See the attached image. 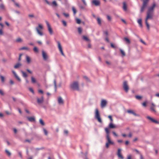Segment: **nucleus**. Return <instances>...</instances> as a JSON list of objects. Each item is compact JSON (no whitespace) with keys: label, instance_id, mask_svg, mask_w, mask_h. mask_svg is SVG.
<instances>
[{"label":"nucleus","instance_id":"1","mask_svg":"<svg viewBox=\"0 0 159 159\" xmlns=\"http://www.w3.org/2000/svg\"><path fill=\"white\" fill-rule=\"evenodd\" d=\"M105 130L106 133V139L107 140V143H110V144H113L114 143L112 142L109 136V131L108 128H106L105 129Z\"/></svg>","mask_w":159,"mask_h":159},{"label":"nucleus","instance_id":"2","mask_svg":"<svg viewBox=\"0 0 159 159\" xmlns=\"http://www.w3.org/2000/svg\"><path fill=\"white\" fill-rule=\"evenodd\" d=\"M70 87L73 90H79V83L77 81L74 82L70 84Z\"/></svg>","mask_w":159,"mask_h":159},{"label":"nucleus","instance_id":"3","mask_svg":"<svg viewBox=\"0 0 159 159\" xmlns=\"http://www.w3.org/2000/svg\"><path fill=\"white\" fill-rule=\"evenodd\" d=\"M95 117L97 119L99 122L100 123H102V121L100 117L98 110L97 108L95 109Z\"/></svg>","mask_w":159,"mask_h":159},{"label":"nucleus","instance_id":"4","mask_svg":"<svg viewBox=\"0 0 159 159\" xmlns=\"http://www.w3.org/2000/svg\"><path fill=\"white\" fill-rule=\"evenodd\" d=\"M43 27L41 24H39L38 26L36 28V30L40 36H42L43 35V32L40 31V30H42L43 29Z\"/></svg>","mask_w":159,"mask_h":159},{"label":"nucleus","instance_id":"5","mask_svg":"<svg viewBox=\"0 0 159 159\" xmlns=\"http://www.w3.org/2000/svg\"><path fill=\"white\" fill-rule=\"evenodd\" d=\"M143 2L142 6L141 7L140 12H143L145 9V8L146 7L147 3H148V1H145V0H143Z\"/></svg>","mask_w":159,"mask_h":159},{"label":"nucleus","instance_id":"6","mask_svg":"<svg viewBox=\"0 0 159 159\" xmlns=\"http://www.w3.org/2000/svg\"><path fill=\"white\" fill-rule=\"evenodd\" d=\"M45 22L46 24V25H47L48 30L49 31V32L50 34L52 35L53 33V32L52 31V28L50 26V25L49 24V23L47 21H45Z\"/></svg>","mask_w":159,"mask_h":159},{"label":"nucleus","instance_id":"7","mask_svg":"<svg viewBox=\"0 0 159 159\" xmlns=\"http://www.w3.org/2000/svg\"><path fill=\"white\" fill-rule=\"evenodd\" d=\"M123 88L125 92H127L129 89V87L128 85L127 82L126 81L123 82Z\"/></svg>","mask_w":159,"mask_h":159},{"label":"nucleus","instance_id":"8","mask_svg":"<svg viewBox=\"0 0 159 159\" xmlns=\"http://www.w3.org/2000/svg\"><path fill=\"white\" fill-rule=\"evenodd\" d=\"M47 3L49 5H51L53 7H56L57 6V4L55 1H53L52 3L49 2L47 0H45Z\"/></svg>","mask_w":159,"mask_h":159},{"label":"nucleus","instance_id":"9","mask_svg":"<svg viewBox=\"0 0 159 159\" xmlns=\"http://www.w3.org/2000/svg\"><path fill=\"white\" fill-rule=\"evenodd\" d=\"M57 42L58 44V48L61 54L64 57H65V55L63 52L61 46L60 42L58 41H57Z\"/></svg>","mask_w":159,"mask_h":159},{"label":"nucleus","instance_id":"10","mask_svg":"<svg viewBox=\"0 0 159 159\" xmlns=\"http://www.w3.org/2000/svg\"><path fill=\"white\" fill-rule=\"evenodd\" d=\"M153 13L147 11V16L145 19V20L148 21V19H152V18L153 15Z\"/></svg>","mask_w":159,"mask_h":159},{"label":"nucleus","instance_id":"11","mask_svg":"<svg viewBox=\"0 0 159 159\" xmlns=\"http://www.w3.org/2000/svg\"><path fill=\"white\" fill-rule=\"evenodd\" d=\"M156 6V4L155 2L153 3L152 6L148 8V11L153 13L154 8Z\"/></svg>","mask_w":159,"mask_h":159},{"label":"nucleus","instance_id":"12","mask_svg":"<svg viewBox=\"0 0 159 159\" xmlns=\"http://www.w3.org/2000/svg\"><path fill=\"white\" fill-rule=\"evenodd\" d=\"M42 56L44 60L46 61L48 58V56L44 51H42Z\"/></svg>","mask_w":159,"mask_h":159},{"label":"nucleus","instance_id":"13","mask_svg":"<svg viewBox=\"0 0 159 159\" xmlns=\"http://www.w3.org/2000/svg\"><path fill=\"white\" fill-rule=\"evenodd\" d=\"M146 118L147 119L151 121L152 122L154 123L157 124H158L159 123V122L158 121L155 120L154 119H153V118L149 116H147Z\"/></svg>","mask_w":159,"mask_h":159},{"label":"nucleus","instance_id":"14","mask_svg":"<svg viewBox=\"0 0 159 159\" xmlns=\"http://www.w3.org/2000/svg\"><path fill=\"white\" fill-rule=\"evenodd\" d=\"M107 101L104 99H102L101 103V107L103 108L105 107L107 105Z\"/></svg>","mask_w":159,"mask_h":159},{"label":"nucleus","instance_id":"15","mask_svg":"<svg viewBox=\"0 0 159 159\" xmlns=\"http://www.w3.org/2000/svg\"><path fill=\"white\" fill-rule=\"evenodd\" d=\"M121 149L120 148H118V149L117 155L119 158H120L122 159H123L124 157L121 154Z\"/></svg>","mask_w":159,"mask_h":159},{"label":"nucleus","instance_id":"16","mask_svg":"<svg viewBox=\"0 0 159 159\" xmlns=\"http://www.w3.org/2000/svg\"><path fill=\"white\" fill-rule=\"evenodd\" d=\"M13 74L14 75V76L20 82L21 81V79L18 76L16 72L12 70V71Z\"/></svg>","mask_w":159,"mask_h":159},{"label":"nucleus","instance_id":"17","mask_svg":"<svg viewBox=\"0 0 159 159\" xmlns=\"http://www.w3.org/2000/svg\"><path fill=\"white\" fill-rule=\"evenodd\" d=\"M58 102L60 105L63 104L64 103V101L61 97H59L58 98Z\"/></svg>","mask_w":159,"mask_h":159},{"label":"nucleus","instance_id":"18","mask_svg":"<svg viewBox=\"0 0 159 159\" xmlns=\"http://www.w3.org/2000/svg\"><path fill=\"white\" fill-rule=\"evenodd\" d=\"M43 101V97L42 96L40 98H37V102L39 104H41Z\"/></svg>","mask_w":159,"mask_h":159},{"label":"nucleus","instance_id":"19","mask_svg":"<svg viewBox=\"0 0 159 159\" xmlns=\"http://www.w3.org/2000/svg\"><path fill=\"white\" fill-rule=\"evenodd\" d=\"M127 112L129 113L132 114L135 116H138V115L136 114L133 111L131 110H129L127 111Z\"/></svg>","mask_w":159,"mask_h":159},{"label":"nucleus","instance_id":"20","mask_svg":"<svg viewBox=\"0 0 159 159\" xmlns=\"http://www.w3.org/2000/svg\"><path fill=\"white\" fill-rule=\"evenodd\" d=\"M28 120L30 122H33L35 121V118L34 117H27Z\"/></svg>","mask_w":159,"mask_h":159},{"label":"nucleus","instance_id":"21","mask_svg":"<svg viewBox=\"0 0 159 159\" xmlns=\"http://www.w3.org/2000/svg\"><path fill=\"white\" fill-rule=\"evenodd\" d=\"M92 2L96 6H98L100 4V2L97 0H93Z\"/></svg>","mask_w":159,"mask_h":159},{"label":"nucleus","instance_id":"22","mask_svg":"<svg viewBox=\"0 0 159 159\" xmlns=\"http://www.w3.org/2000/svg\"><path fill=\"white\" fill-rule=\"evenodd\" d=\"M109 128L111 129H113L116 128V126L112 123V122H111L109 124Z\"/></svg>","mask_w":159,"mask_h":159},{"label":"nucleus","instance_id":"23","mask_svg":"<svg viewBox=\"0 0 159 159\" xmlns=\"http://www.w3.org/2000/svg\"><path fill=\"white\" fill-rule=\"evenodd\" d=\"M82 39H83L88 42H90V40L86 36L84 35L82 36Z\"/></svg>","mask_w":159,"mask_h":159},{"label":"nucleus","instance_id":"24","mask_svg":"<svg viewBox=\"0 0 159 159\" xmlns=\"http://www.w3.org/2000/svg\"><path fill=\"white\" fill-rule=\"evenodd\" d=\"M21 66V64L19 62V63L16 64L14 66V68L15 69H17Z\"/></svg>","mask_w":159,"mask_h":159},{"label":"nucleus","instance_id":"25","mask_svg":"<svg viewBox=\"0 0 159 159\" xmlns=\"http://www.w3.org/2000/svg\"><path fill=\"white\" fill-rule=\"evenodd\" d=\"M20 72H21V73L22 74V76L24 78H26L28 76V75L26 73L23 71L21 70L20 71Z\"/></svg>","mask_w":159,"mask_h":159},{"label":"nucleus","instance_id":"26","mask_svg":"<svg viewBox=\"0 0 159 159\" xmlns=\"http://www.w3.org/2000/svg\"><path fill=\"white\" fill-rule=\"evenodd\" d=\"M142 20L141 19H139L138 20V23L139 25L140 26L142 27L143 25L142 24Z\"/></svg>","mask_w":159,"mask_h":159},{"label":"nucleus","instance_id":"27","mask_svg":"<svg viewBox=\"0 0 159 159\" xmlns=\"http://www.w3.org/2000/svg\"><path fill=\"white\" fill-rule=\"evenodd\" d=\"M123 8L125 11H126L127 10V6L125 2H123Z\"/></svg>","mask_w":159,"mask_h":159},{"label":"nucleus","instance_id":"28","mask_svg":"<svg viewBox=\"0 0 159 159\" xmlns=\"http://www.w3.org/2000/svg\"><path fill=\"white\" fill-rule=\"evenodd\" d=\"M26 60L28 63H30V58L28 56H26Z\"/></svg>","mask_w":159,"mask_h":159},{"label":"nucleus","instance_id":"29","mask_svg":"<svg viewBox=\"0 0 159 159\" xmlns=\"http://www.w3.org/2000/svg\"><path fill=\"white\" fill-rule=\"evenodd\" d=\"M22 41L23 40L20 38H18L16 39V42L17 43H21Z\"/></svg>","mask_w":159,"mask_h":159},{"label":"nucleus","instance_id":"30","mask_svg":"<svg viewBox=\"0 0 159 159\" xmlns=\"http://www.w3.org/2000/svg\"><path fill=\"white\" fill-rule=\"evenodd\" d=\"M120 53H121V54L122 55V57L125 56V52L121 49H120Z\"/></svg>","mask_w":159,"mask_h":159},{"label":"nucleus","instance_id":"31","mask_svg":"<svg viewBox=\"0 0 159 159\" xmlns=\"http://www.w3.org/2000/svg\"><path fill=\"white\" fill-rule=\"evenodd\" d=\"M5 152L8 156H10L11 155V153L10 152L8 151L7 149L5 150Z\"/></svg>","mask_w":159,"mask_h":159},{"label":"nucleus","instance_id":"32","mask_svg":"<svg viewBox=\"0 0 159 159\" xmlns=\"http://www.w3.org/2000/svg\"><path fill=\"white\" fill-rule=\"evenodd\" d=\"M0 9L2 10H5V9L4 5L3 4H0Z\"/></svg>","mask_w":159,"mask_h":159},{"label":"nucleus","instance_id":"33","mask_svg":"<svg viewBox=\"0 0 159 159\" xmlns=\"http://www.w3.org/2000/svg\"><path fill=\"white\" fill-rule=\"evenodd\" d=\"M54 84L55 88V90L56 92L57 90V84H56V79H54Z\"/></svg>","mask_w":159,"mask_h":159},{"label":"nucleus","instance_id":"34","mask_svg":"<svg viewBox=\"0 0 159 159\" xmlns=\"http://www.w3.org/2000/svg\"><path fill=\"white\" fill-rule=\"evenodd\" d=\"M31 80L32 83H36V80L33 77H31Z\"/></svg>","mask_w":159,"mask_h":159},{"label":"nucleus","instance_id":"35","mask_svg":"<svg viewBox=\"0 0 159 159\" xmlns=\"http://www.w3.org/2000/svg\"><path fill=\"white\" fill-rule=\"evenodd\" d=\"M39 122L42 125H44L45 123L43 120L41 119H40L39 120Z\"/></svg>","mask_w":159,"mask_h":159},{"label":"nucleus","instance_id":"36","mask_svg":"<svg viewBox=\"0 0 159 159\" xmlns=\"http://www.w3.org/2000/svg\"><path fill=\"white\" fill-rule=\"evenodd\" d=\"M145 24L147 27V29L148 30H149L150 26L149 24L148 23V21L145 20Z\"/></svg>","mask_w":159,"mask_h":159},{"label":"nucleus","instance_id":"37","mask_svg":"<svg viewBox=\"0 0 159 159\" xmlns=\"http://www.w3.org/2000/svg\"><path fill=\"white\" fill-rule=\"evenodd\" d=\"M97 21H98V24L100 25H101V20L100 19L99 17H98L97 18Z\"/></svg>","mask_w":159,"mask_h":159},{"label":"nucleus","instance_id":"38","mask_svg":"<svg viewBox=\"0 0 159 159\" xmlns=\"http://www.w3.org/2000/svg\"><path fill=\"white\" fill-rule=\"evenodd\" d=\"M125 40L128 43H130V42L129 39L126 37L124 38Z\"/></svg>","mask_w":159,"mask_h":159},{"label":"nucleus","instance_id":"39","mask_svg":"<svg viewBox=\"0 0 159 159\" xmlns=\"http://www.w3.org/2000/svg\"><path fill=\"white\" fill-rule=\"evenodd\" d=\"M1 80L2 83H3L5 81V78L4 76L2 75L0 76Z\"/></svg>","mask_w":159,"mask_h":159},{"label":"nucleus","instance_id":"40","mask_svg":"<svg viewBox=\"0 0 159 159\" xmlns=\"http://www.w3.org/2000/svg\"><path fill=\"white\" fill-rule=\"evenodd\" d=\"M78 32L79 34H81L82 31V28L81 27H78Z\"/></svg>","mask_w":159,"mask_h":159},{"label":"nucleus","instance_id":"41","mask_svg":"<svg viewBox=\"0 0 159 159\" xmlns=\"http://www.w3.org/2000/svg\"><path fill=\"white\" fill-rule=\"evenodd\" d=\"M72 10L74 14L75 15L77 12L76 10L74 7H72Z\"/></svg>","mask_w":159,"mask_h":159},{"label":"nucleus","instance_id":"42","mask_svg":"<svg viewBox=\"0 0 159 159\" xmlns=\"http://www.w3.org/2000/svg\"><path fill=\"white\" fill-rule=\"evenodd\" d=\"M20 50H29V48L26 47H23L20 49Z\"/></svg>","mask_w":159,"mask_h":159},{"label":"nucleus","instance_id":"43","mask_svg":"<svg viewBox=\"0 0 159 159\" xmlns=\"http://www.w3.org/2000/svg\"><path fill=\"white\" fill-rule=\"evenodd\" d=\"M135 97V98L138 100H140L142 98V96L139 95H136Z\"/></svg>","mask_w":159,"mask_h":159},{"label":"nucleus","instance_id":"44","mask_svg":"<svg viewBox=\"0 0 159 159\" xmlns=\"http://www.w3.org/2000/svg\"><path fill=\"white\" fill-rule=\"evenodd\" d=\"M61 22H62L63 25L65 26H67V23H66V22L64 20H62L61 21Z\"/></svg>","mask_w":159,"mask_h":159},{"label":"nucleus","instance_id":"45","mask_svg":"<svg viewBox=\"0 0 159 159\" xmlns=\"http://www.w3.org/2000/svg\"><path fill=\"white\" fill-rule=\"evenodd\" d=\"M43 130L44 134L46 135H48V132L47 131V130L44 128H43Z\"/></svg>","mask_w":159,"mask_h":159},{"label":"nucleus","instance_id":"46","mask_svg":"<svg viewBox=\"0 0 159 159\" xmlns=\"http://www.w3.org/2000/svg\"><path fill=\"white\" fill-rule=\"evenodd\" d=\"M76 22L77 24H80L81 23V20H80V19L78 18H77L76 19Z\"/></svg>","mask_w":159,"mask_h":159},{"label":"nucleus","instance_id":"47","mask_svg":"<svg viewBox=\"0 0 159 159\" xmlns=\"http://www.w3.org/2000/svg\"><path fill=\"white\" fill-rule=\"evenodd\" d=\"M83 78L87 81L89 82L90 80L89 78L86 76H83Z\"/></svg>","mask_w":159,"mask_h":159},{"label":"nucleus","instance_id":"48","mask_svg":"<svg viewBox=\"0 0 159 159\" xmlns=\"http://www.w3.org/2000/svg\"><path fill=\"white\" fill-rule=\"evenodd\" d=\"M34 50L35 52H38L39 51L38 48L36 47L34 48Z\"/></svg>","mask_w":159,"mask_h":159},{"label":"nucleus","instance_id":"49","mask_svg":"<svg viewBox=\"0 0 159 159\" xmlns=\"http://www.w3.org/2000/svg\"><path fill=\"white\" fill-rule=\"evenodd\" d=\"M107 19L108 21H110L111 20V18L109 16L107 15Z\"/></svg>","mask_w":159,"mask_h":159},{"label":"nucleus","instance_id":"50","mask_svg":"<svg viewBox=\"0 0 159 159\" xmlns=\"http://www.w3.org/2000/svg\"><path fill=\"white\" fill-rule=\"evenodd\" d=\"M133 151H135L138 154H141V153L140 152L138 151L137 149H133Z\"/></svg>","mask_w":159,"mask_h":159},{"label":"nucleus","instance_id":"51","mask_svg":"<svg viewBox=\"0 0 159 159\" xmlns=\"http://www.w3.org/2000/svg\"><path fill=\"white\" fill-rule=\"evenodd\" d=\"M29 90L31 92H32L33 94H34V92L33 89H32V88H29Z\"/></svg>","mask_w":159,"mask_h":159},{"label":"nucleus","instance_id":"52","mask_svg":"<svg viewBox=\"0 0 159 159\" xmlns=\"http://www.w3.org/2000/svg\"><path fill=\"white\" fill-rule=\"evenodd\" d=\"M108 117L110 119V120L111 121V122H112L113 120V119L112 118L111 116V115H109V116H108Z\"/></svg>","mask_w":159,"mask_h":159},{"label":"nucleus","instance_id":"53","mask_svg":"<svg viewBox=\"0 0 159 159\" xmlns=\"http://www.w3.org/2000/svg\"><path fill=\"white\" fill-rule=\"evenodd\" d=\"M79 8H80V9H84L85 8V7L82 5H79Z\"/></svg>","mask_w":159,"mask_h":159},{"label":"nucleus","instance_id":"54","mask_svg":"<svg viewBox=\"0 0 159 159\" xmlns=\"http://www.w3.org/2000/svg\"><path fill=\"white\" fill-rule=\"evenodd\" d=\"M150 109L153 112H156V110L154 109V108L153 107H150Z\"/></svg>","mask_w":159,"mask_h":159},{"label":"nucleus","instance_id":"55","mask_svg":"<svg viewBox=\"0 0 159 159\" xmlns=\"http://www.w3.org/2000/svg\"><path fill=\"white\" fill-rule=\"evenodd\" d=\"M140 41L144 44L146 45V43L141 39H140Z\"/></svg>","mask_w":159,"mask_h":159},{"label":"nucleus","instance_id":"56","mask_svg":"<svg viewBox=\"0 0 159 159\" xmlns=\"http://www.w3.org/2000/svg\"><path fill=\"white\" fill-rule=\"evenodd\" d=\"M18 153L19 155L20 156V157L21 158H22V154H21V152H20V151H18Z\"/></svg>","mask_w":159,"mask_h":159},{"label":"nucleus","instance_id":"57","mask_svg":"<svg viewBox=\"0 0 159 159\" xmlns=\"http://www.w3.org/2000/svg\"><path fill=\"white\" fill-rule=\"evenodd\" d=\"M82 2H83L84 4V5L85 6H87V3L85 2V0H82Z\"/></svg>","mask_w":159,"mask_h":159},{"label":"nucleus","instance_id":"58","mask_svg":"<svg viewBox=\"0 0 159 159\" xmlns=\"http://www.w3.org/2000/svg\"><path fill=\"white\" fill-rule=\"evenodd\" d=\"M14 3L15 5L16 6V7H20V5L18 3H16V2H15Z\"/></svg>","mask_w":159,"mask_h":159},{"label":"nucleus","instance_id":"59","mask_svg":"<svg viewBox=\"0 0 159 159\" xmlns=\"http://www.w3.org/2000/svg\"><path fill=\"white\" fill-rule=\"evenodd\" d=\"M110 143H106V147L107 148H108L109 147V144Z\"/></svg>","mask_w":159,"mask_h":159},{"label":"nucleus","instance_id":"60","mask_svg":"<svg viewBox=\"0 0 159 159\" xmlns=\"http://www.w3.org/2000/svg\"><path fill=\"white\" fill-rule=\"evenodd\" d=\"M63 15L66 17H68L69 16V15L68 14H66V13H63Z\"/></svg>","mask_w":159,"mask_h":159},{"label":"nucleus","instance_id":"61","mask_svg":"<svg viewBox=\"0 0 159 159\" xmlns=\"http://www.w3.org/2000/svg\"><path fill=\"white\" fill-rule=\"evenodd\" d=\"M10 83L11 84H14V82L13 81L11 80H10Z\"/></svg>","mask_w":159,"mask_h":159},{"label":"nucleus","instance_id":"62","mask_svg":"<svg viewBox=\"0 0 159 159\" xmlns=\"http://www.w3.org/2000/svg\"><path fill=\"white\" fill-rule=\"evenodd\" d=\"M0 94L2 95H3L4 94L3 92L1 89H0Z\"/></svg>","mask_w":159,"mask_h":159},{"label":"nucleus","instance_id":"63","mask_svg":"<svg viewBox=\"0 0 159 159\" xmlns=\"http://www.w3.org/2000/svg\"><path fill=\"white\" fill-rule=\"evenodd\" d=\"M112 133L114 136H115L116 137H117L118 136L117 134L114 131H113Z\"/></svg>","mask_w":159,"mask_h":159},{"label":"nucleus","instance_id":"64","mask_svg":"<svg viewBox=\"0 0 159 159\" xmlns=\"http://www.w3.org/2000/svg\"><path fill=\"white\" fill-rule=\"evenodd\" d=\"M139 155L140 156V159H144V158H143V157L142 156V154L141 153V154H140Z\"/></svg>","mask_w":159,"mask_h":159}]
</instances>
